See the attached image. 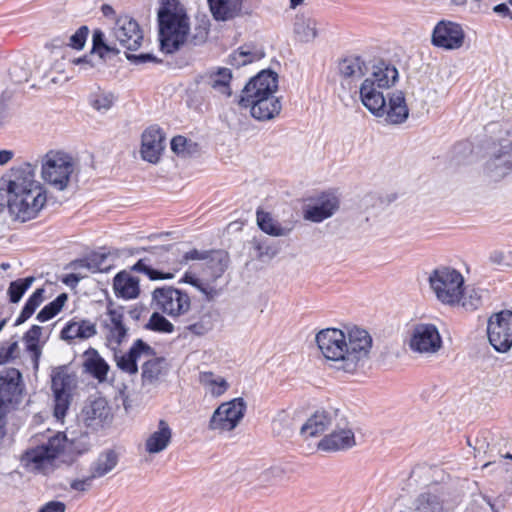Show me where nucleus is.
<instances>
[{"instance_id":"f257e3e1","label":"nucleus","mask_w":512,"mask_h":512,"mask_svg":"<svg viewBox=\"0 0 512 512\" xmlns=\"http://www.w3.org/2000/svg\"><path fill=\"white\" fill-rule=\"evenodd\" d=\"M315 342L330 368L348 374L364 367L373 345L370 333L358 326L321 329Z\"/></svg>"},{"instance_id":"f03ea898","label":"nucleus","mask_w":512,"mask_h":512,"mask_svg":"<svg viewBox=\"0 0 512 512\" xmlns=\"http://www.w3.org/2000/svg\"><path fill=\"white\" fill-rule=\"evenodd\" d=\"M37 165L22 162L0 178V203L6 202L18 221L35 219L47 202V190L36 177Z\"/></svg>"},{"instance_id":"7ed1b4c3","label":"nucleus","mask_w":512,"mask_h":512,"mask_svg":"<svg viewBox=\"0 0 512 512\" xmlns=\"http://www.w3.org/2000/svg\"><path fill=\"white\" fill-rule=\"evenodd\" d=\"M398 80V70L387 63L380 62L373 67L359 87L360 100L367 110L375 115L382 111L386 98L383 91L392 87Z\"/></svg>"},{"instance_id":"20e7f679","label":"nucleus","mask_w":512,"mask_h":512,"mask_svg":"<svg viewBox=\"0 0 512 512\" xmlns=\"http://www.w3.org/2000/svg\"><path fill=\"white\" fill-rule=\"evenodd\" d=\"M67 445V436L57 432L45 443L27 449L20 458L21 465L28 472L49 474L54 470L55 460L64 455Z\"/></svg>"},{"instance_id":"39448f33","label":"nucleus","mask_w":512,"mask_h":512,"mask_svg":"<svg viewBox=\"0 0 512 512\" xmlns=\"http://www.w3.org/2000/svg\"><path fill=\"white\" fill-rule=\"evenodd\" d=\"M428 284L438 302L456 307L465 288V278L456 268L440 265L429 273Z\"/></svg>"},{"instance_id":"423d86ee","label":"nucleus","mask_w":512,"mask_h":512,"mask_svg":"<svg viewBox=\"0 0 512 512\" xmlns=\"http://www.w3.org/2000/svg\"><path fill=\"white\" fill-rule=\"evenodd\" d=\"M40 164L43 181L57 191L66 190L76 173L73 157L62 150H49Z\"/></svg>"},{"instance_id":"0eeeda50","label":"nucleus","mask_w":512,"mask_h":512,"mask_svg":"<svg viewBox=\"0 0 512 512\" xmlns=\"http://www.w3.org/2000/svg\"><path fill=\"white\" fill-rule=\"evenodd\" d=\"M159 39L162 51L173 53L182 45L189 33L188 17L179 11L162 7L158 12Z\"/></svg>"},{"instance_id":"6e6552de","label":"nucleus","mask_w":512,"mask_h":512,"mask_svg":"<svg viewBox=\"0 0 512 512\" xmlns=\"http://www.w3.org/2000/svg\"><path fill=\"white\" fill-rule=\"evenodd\" d=\"M191 304V297L186 291L171 285L157 287L151 295L152 307L174 320L188 314Z\"/></svg>"},{"instance_id":"1a4fd4ad","label":"nucleus","mask_w":512,"mask_h":512,"mask_svg":"<svg viewBox=\"0 0 512 512\" xmlns=\"http://www.w3.org/2000/svg\"><path fill=\"white\" fill-rule=\"evenodd\" d=\"M168 260H171V269L174 272L180 271L185 265L191 261H204V275L211 279L217 280L220 278L227 268V259L220 252L204 251L198 249H191L177 255L172 251Z\"/></svg>"},{"instance_id":"9d476101","label":"nucleus","mask_w":512,"mask_h":512,"mask_svg":"<svg viewBox=\"0 0 512 512\" xmlns=\"http://www.w3.org/2000/svg\"><path fill=\"white\" fill-rule=\"evenodd\" d=\"M246 409L247 404L242 397L223 402L210 417L208 428L219 434L232 432L243 420Z\"/></svg>"},{"instance_id":"9b49d317","label":"nucleus","mask_w":512,"mask_h":512,"mask_svg":"<svg viewBox=\"0 0 512 512\" xmlns=\"http://www.w3.org/2000/svg\"><path fill=\"white\" fill-rule=\"evenodd\" d=\"M408 345L414 353L432 356L441 350L443 340L435 324L416 323L411 329Z\"/></svg>"},{"instance_id":"f8f14e48","label":"nucleus","mask_w":512,"mask_h":512,"mask_svg":"<svg viewBox=\"0 0 512 512\" xmlns=\"http://www.w3.org/2000/svg\"><path fill=\"white\" fill-rule=\"evenodd\" d=\"M488 340L492 347L505 353L512 347V311L503 310L492 314L487 323Z\"/></svg>"},{"instance_id":"ddd939ff","label":"nucleus","mask_w":512,"mask_h":512,"mask_svg":"<svg viewBox=\"0 0 512 512\" xmlns=\"http://www.w3.org/2000/svg\"><path fill=\"white\" fill-rule=\"evenodd\" d=\"M102 327L107 346L116 351L128 337V328L124 323L123 308L108 307L102 319Z\"/></svg>"},{"instance_id":"4468645a","label":"nucleus","mask_w":512,"mask_h":512,"mask_svg":"<svg viewBox=\"0 0 512 512\" xmlns=\"http://www.w3.org/2000/svg\"><path fill=\"white\" fill-rule=\"evenodd\" d=\"M465 33L460 24L448 20L439 21L432 32V44L445 50H457L462 47Z\"/></svg>"},{"instance_id":"2eb2a0df","label":"nucleus","mask_w":512,"mask_h":512,"mask_svg":"<svg viewBox=\"0 0 512 512\" xmlns=\"http://www.w3.org/2000/svg\"><path fill=\"white\" fill-rule=\"evenodd\" d=\"M232 79V71L229 68L214 66L199 75L198 83L215 96L229 98L232 95Z\"/></svg>"},{"instance_id":"dca6fc26","label":"nucleus","mask_w":512,"mask_h":512,"mask_svg":"<svg viewBox=\"0 0 512 512\" xmlns=\"http://www.w3.org/2000/svg\"><path fill=\"white\" fill-rule=\"evenodd\" d=\"M322 32V22L311 12L303 11L295 14L292 20V33L296 42L313 43Z\"/></svg>"},{"instance_id":"f3484780","label":"nucleus","mask_w":512,"mask_h":512,"mask_svg":"<svg viewBox=\"0 0 512 512\" xmlns=\"http://www.w3.org/2000/svg\"><path fill=\"white\" fill-rule=\"evenodd\" d=\"M113 35L121 46L130 51L137 50L143 41V31L138 22L128 15L117 18Z\"/></svg>"},{"instance_id":"a211bd4d","label":"nucleus","mask_w":512,"mask_h":512,"mask_svg":"<svg viewBox=\"0 0 512 512\" xmlns=\"http://www.w3.org/2000/svg\"><path fill=\"white\" fill-rule=\"evenodd\" d=\"M356 445L355 433L348 423L337 424L336 427L325 435L317 444V448L323 452H338L353 448Z\"/></svg>"},{"instance_id":"6ab92c4d","label":"nucleus","mask_w":512,"mask_h":512,"mask_svg":"<svg viewBox=\"0 0 512 512\" xmlns=\"http://www.w3.org/2000/svg\"><path fill=\"white\" fill-rule=\"evenodd\" d=\"M277 89V73L270 70H262L246 84L240 100L274 95Z\"/></svg>"},{"instance_id":"aec40b11","label":"nucleus","mask_w":512,"mask_h":512,"mask_svg":"<svg viewBox=\"0 0 512 512\" xmlns=\"http://www.w3.org/2000/svg\"><path fill=\"white\" fill-rule=\"evenodd\" d=\"M23 391L21 373L10 368L0 374V403L4 407L14 408L21 400Z\"/></svg>"},{"instance_id":"412c9836","label":"nucleus","mask_w":512,"mask_h":512,"mask_svg":"<svg viewBox=\"0 0 512 512\" xmlns=\"http://www.w3.org/2000/svg\"><path fill=\"white\" fill-rule=\"evenodd\" d=\"M165 149V135L156 125L144 130L141 136V157L143 160L156 164Z\"/></svg>"},{"instance_id":"4be33fe9","label":"nucleus","mask_w":512,"mask_h":512,"mask_svg":"<svg viewBox=\"0 0 512 512\" xmlns=\"http://www.w3.org/2000/svg\"><path fill=\"white\" fill-rule=\"evenodd\" d=\"M382 111L374 116L383 118L384 122L389 125L403 124L409 117V108L404 93L394 91L389 94L388 102L385 101Z\"/></svg>"},{"instance_id":"5701e85b","label":"nucleus","mask_w":512,"mask_h":512,"mask_svg":"<svg viewBox=\"0 0 512 512\" xmlns=\"http://www.w3.org/2000/svg\"><path fill=\"white\" fill-rule=\"evenodd\" d=\"M240 105L250 108L253 118L268 121L278 116L282 109L280 99L274 94L249 100H240Z\"/></svg>"},{"instance_id":"b1692460","label":"nucleus","mask_w":512,"mask_h":512,"mask_svg":"<svg viewBox=\"0 0 512 512\" xmlns=\"http://www.w3.org/2000/svg\"><path fill=\"white\" fill-rule=\"evenodd\" d=\"M340 205L338 197L332 193H323L313 204H309L303 211L305 220L320 223L335 214Z\"/></svg>"},{"instance_id":"393cba45","label":"nucleus","mask_w":512,"mask_h":512,"mask_svg":"<svg viewBox=\"0 0 512 512\" xmlns=\"http://www.w3.org/2000/svg\"><path fill=\"white\" fill-rule=\"evenodd\" d=\"M154 354V349L150 345L137 339L127 353L120 356L115 353V360L121 371L133 375L138 372V360L152 357Z\"/></svg>"},{"instance_id":"a878e982","label":"nucleus","mask_w":512,"mask_h":512,"mask_svg":"<svg viewBox=\"0 0 512 512\" xmlns=\"http://www.w3.org/2000/svg\"><path fill=\"white\" fill-rule=\"evenodd\" d=\"M485 171L494 181H498L512 172V142L500 146L487 161Z\"/></svg>"},{"instance_id":"bb28decb","label":"nucleus","mask_w":512,"mask_h":512,"mask_svg":"<svg viewBox=\"0 0 512 512\" xmlns=\"http://www.w3.org/2000/svg\"><path fill=\"white\" fill-rule=\"evenodd\" d=\"M450 508L447 493L438 486L428 488L415 501V512H449Z\"/></svg>"},{"instance_id":"cd10ccee","label":"nucleus","mask_w":512,"mask_h":512,"mask_svg":"<svg viewBox=\"0 0 512 512\" xmlns=\"http://www.w3.org/2000/svg\"><path fill=\"white\" fill-rule=\"evenodd\" d=\"M81 418L87 427L98 429L110 418V407L105 399L97 398L84 406Z\"/></svg>"},{"instance_id":"c85d7f7f","label":"nucleus","mask_w":512,"mask_h":512,"mask_svg":"<svg viewBox=\"0 0 512 512\" xmlns=\"http://www.w3.org/2000/svg\"><path fill=\"white\" fill-rule=\"evenodd\" d=\"M172 429L167 421L159 420L157 427L145 440V450L149 454H158L168 448L172 441Z\"/></svg>"},{"instance_id":"c756f323","label":"nucleus","mask_w":512,"mask_h":512,"mask_svg":"<svg viewBox=\"0 0 512 512\" xmlns=\"http://www.w3.org/2000/svg\"><path fill=\"white\" fill-rule=\"evenodd\" d=\"M334 421V414L325 410L316 411L301 427V435L304 437H316L325 432Z\"/></svg>"},{"instance_id":"7c9ffc66","label":"nucleus","mask_w":512,"mask_h":512,"mask_svg":"<svg viewBox=\"0 0 512 512\" xmlns=\"http://www.w3.org/2000/svg\"><path fill=\"white\" fill-rule=\"evenodd\" d=\"M210 11L217 21L232 20L241 15L243 0H207Z\"/></svg>"},{"instance_id":"2f4dec72","label":"nucleus","mask_w":512,"mask_h":512,"mask_svg":"<svg viewBox=\"0 0 512 512\" xmlns=\"http://www.w3.org/2000/svg\"><path fill=\"white\" fill-rule=\"evenodd\" d=\"M113 290L118 298L135 299L140 293L139 280L126 271L119 272L114 277Z\"/></svg>"},{"instance_id":"473e14b6","label":"nucleus","mask_w":512,"mask_h":512,"mask_svg":"<svg viewBox=\"0 0 512 512\" xmlns=\"http://www.w3.org/2000/svg\"><path fill=\"white\" fill-rule=\"evenodd\" d=\"M199 383L205 395L212 398H220L230 388L229 382L224 377L211 371L200 372Z\"/></svg>"},{"instance_id":"72a5a7b5","label":"nucleus","mask_w":512,"mask_h":512,"mask_svg":"<svg viewBox=\"0 0 512 512\" xmlns=\"http://www.w3.org/2000/svg\"><path fill=\"white\" fill-rule=\"evenodd\" d=\"M119 462V455L113 449H105L90 464L89 472L95 479L102 478L112 472Z\"/></svg>"},{"instance_id":"f704fd0d","label":"nucleus","mask_w":512,"mask_h":512,"mask_svg":"<svg viewBox=\"0 0 512 512\" xmlns=\"http://www.w3.org/2000/svg\"><path fill=\"white\" fill-rule=\"evenodd\" d=\"M83 365L85 371L99 382L106 381L110 367L96 349L90 348L85 352Z\"/></svg>"},{"instance_id":"c9c22d12","label":"nucleus","mask_w":512,"mask_h":512,"mask_svg":"<svg viewBox=\"0 0 512 512\" xmlns=\"http://www.w3.org/2000/svg\"><path fill=\"white\" fill-rule=\"evenodd\" d=\"M264 56L265 53L261 47L254 44H244L229 55L228 62L232 66L239 68L259 61Z\"/></svg>"},{"instance_id":"e433bc0d","label":"nucleus","mask_w":512,"mask_h":512,"mask_svg":"<svg viewBox=\"0 0 512 512\" xmlns=\"http://www.w3.org/2000/svg\"><path fill=\"white\" fill-rule=\"evenodd\" d=\"M215 282L216 280L209 277L198 278L190 272H186L180 279V283L189 284L201 292L206 301L214 300L222 292V289L218 288Z\"/></svg>"},{"instance_id":"4c0bfd02","label":"nucleus","mask_w":512,"mask_h":512,"mask_svg":"<svg viewBox=\"0 0 512 512\" xmlns=\"http://www.w3.org/2000/svg\"><path fill=\"white\" fill-rule=\"evenodd\" d=\"M96 325L90 320H71L61 331L65 340L88 339L96 335Z\"/></svg>"},{"instance_id":"58836bf2","label":"nucleus","mask_w":512,"mask_h":512,"mask_svg":"<svg viewBox=\"0 0 512 512\" xmlns=\"http://www.w3.org/2000/svg\"><path fill=\"white\" fill-rule=\"evenodd\" d=\"M338 70L340 75L348 83L360 80L367 72V66L360 57H348L343 59Z\"/></svg>"},{"instance_id":"ea45409f","label":"nucleus","mask_w":512,"mask_h":512,"mask_svg":"<svg viewBox=\"0 0 512 512\" xmlns=\"http://www.w3.org/2000/svg\"><path fill=\"white\" fill-rule=\"evenodd\" d=\"M256 219L259 228L268 235L274 237L287 236L291 231V228L283 227L268 212L257 210Z\"/></svg>"},{"instance_id":"a19ab883","label":"nucleus","mask_w":512,"mask_h":512,"mask_svg":"<svg viewBox=\"0 0 512 512\" xmlns=\"http://www.w3.org/2000/svg\"><path fill=\"white\" fill-rule=\"evenodd\" d=\"M42 335V327L38 325H33L24 335V343L26 345V350L30 354L33 367L35 370H38L39 360L42 354L41 347L39 345V340Z\"/></svg>"},{"instance_id":"79ce46f5","label":"nucleus","mask_w":512,"mask_h":512,"mask_svg":"<svg viewBox=\"0 0 512 512\" xmlns=\"http://www.w3.org/2000/svg\"><path fill=\"white\" fill-rule=\"evenodd\" d=\"M116 101V96L111 91L101 88L93 91L89 96V104L98 112L105 113L112 108Z\"/></svg>"},{"instance_id":"37998d69","label":"nucleus","mask_w":512,"mask_h":512,"mask_svg":"<svg viewBox=\"0 0 512 512\" xmlns=\"http://www.w3.org/2000/svg\"><path fill=\"white\" fill-rule=\"evenodd\" d=\"M74 386V377L67 373L63 368H57L52 374L53 394H71Z\"/></svg>"},{"instance_id":"c03bdc74","label":"nucleus","mask_w":512,"mask_h":512,"mask_svg":"<svg viewBox=\"0 0 512 512\" xmlns=\"http://www.w3.org/2000/svg\"><path fill=\"white\" fill-rule=\"evenodd\" d=\"M145 362L142 366V380L143 383L152 384L158 381L163 373L164 360L161 358H144Z\"/></svg>"},{"instance_id":"a18cd8bd","label":"nucleus","mask_w":512,"mask_h":512,"mask_svg":"<svg viewBox=\"0 0 512 512\" xmlns=\"http://www.w3.org/2000/svg\"><path fill=\"white\" fill-rule=\"evenodd\" d=\"M44 289L38 288L36 289L32 295L27 299L21 313L17 317L15 321V325H20L28 320L35 312V310L40 306V304L44 300Z\"/></svg>"},{"instance_id":"49530a36","label":"nucleus","mask_w":512,"mask_h":512,"mask_svg":"<svg viewBox=\"0 0 512 512\" xmlns=\"http://www.w3.org/2000/svg\"><path fill=\"white\" fill-rule=\"evenodd\" d=\"M171 150L177 156L185 158L198 153L199 147L197 143L178 135L171 140Z\"/></svg>"},{"instance_id":"de8ad7c7","label":"nucleus","mask_w":512,"mask_h":512,"mask_svg":"<svg viewBox=\"0 0 512 512\" xmlns=\"http://www.w3.org/2000/svg\"><path fill=\"white\" fill-rule=\"evenodd\" d=\"M67 294L61 293L52 302L44 306L37 314V320L46 322L56 316L63 308L67 301Z\"/></svg>"},{"instance_id":"09e8293b","label":"nucleus","mask_w":512,"mask_h":512,"mask_svg":"<svg viewBox=\"0 0 512 512\" xmlns=\"http://www.w3.org/2000/svg\"><path fill=\"white\" fill-rule=\"evenodd\" d=\"M160 311L155 310L150 316L146 328L159 333L171 334L174 332V325Z\"/></svg>"},{"instance_id":"8fccbe9b","label":"nucleus","mask_w":512,"mask_h":512,"mask_svg":"<svg viewBox=\"0 0 512 512\" xmlns=\"http://www.w3.org/2000/svg\"><path fill=\"white\" fill-rule=\"evenodd\" d=\"M35 278L29 276L26 278L17 279L12 281L8 288L9 300L12 303H18L25 292L31 287Z\"/></svg>"},{"instance_id":"3c124183","label":"nucleus","mask_w":512,"mask_h":512,"mask_svg":"<svg viewBox=\"0 0 512 512\" xmlns=\"http://www.w3.org/2000/svg\"><path fill=\"white\" fill-rule=\"evenodd\" d=\"M286 474L285 471L280 467H271L265 471H263L259 477L258 481L262 487H271L280 485L285 481Z\"/></svg>"},{"instance_id":"603ef678","label":"nucleus","mask_w":512,"mask_h":512,"mask_svg":"<svg viewBox=\"0 0 512 512\" xmlns=\"http://www.w3.org/2000/svg\"><path fill=\"white\" fill-rule=\"evenodd\" d=\"M481 305V295L475 288H465L462 291V297L456 306H461L466 310H476Z\"/></svg>"},{"instance_id":"864d4df0","label":"nucleus","mask_w":512,"mask_h":512,"mask_svg":"<svg viewBox=\"0 0 512 512\" xmlns=\"http://www.w3.org/2000/svg\"><path fill=\"white\" fill-rule=\"evenodd\" d=\"M252 245L259 260L266 261L273 259L278 254V249L266 240L254 238Z\"/></svg>"},{"instance_id":"5fc2aeb1","label":"nucleus","mask_w":512,"mask_h":512,"mask_svg":"<svg viewBox=\"0 0 512 512\" xmlns=\"http://www.w3.org/2000/svg\"><path fill=\"white\" fill-rule=\"evenodd\" d=\"M132 269L136 272L143 273L149 277L151 280H159V279H172L176 272H168L162 273L157 270L152 269L145 261V259L138 260L132 267Z\"/></svg>"},{"instance_id":"6e6d98bb","label":"nucleus","mask_w":512,"mask_h":512,"mask_svg":"<svg viewBox=\"0 0 512 512\" xmlns=\"http://www.w3.org/2000/svg\"><path fill=\"white\" fill-rule=\"evenodd\" d=\"M87 258L75 260L71 263L72 273L65 278L66 284H77L80 280L87 277L90 272L87 271Z\"/></svg>"},{"instance_id":"4d7b16f0","label":"nucleus","mask_w":512,"mask_h":512,"mask_svg":"<svg viewBox=\"0 0 512 512\" xmlns=\"http://www.w3.org/2000/svg\"><path fill=\"white\" fill-rule=\"evenodd\" d=\"M108 257L105 254H93L87 257V271L91 273L108 272L111 265L107 263Z\"/></svg>"},{"instance_id":"13d9d810","label":"nucleus","mask_w":512,"mask_h":512,"mask_svg":"<svg viewBox=\"0 0 512 512\" xmlns=\"http://www.w3.org/2000/svg\"><path fill=\"white\" fill-rule=\"evenodd\" d=\"M67 449L64 454H82L89 450L90 442L87 433H82L79 438L68 439Z\"/></svg>"},{"instance_id":"bf43d9fd","label":"nucleus","mask_w":512,"mask_h":512,"mask_svg":"<svg viewBox=\"0 0 512 512\" xmlns=\"http://www.w3.org/2000/svg\"><path fill=\"white\" fill-rule=\"evenodd\" d=\"M71 394H54V416L58 421H63L70 406Z\"/></svg>"},{"instance_id":"052dcab7","label":"nucleus","mask_w":512,"mask_h":512,"mask_svg":"<svg viewBox=\"0 0 512 512\" xmlns=\"http://www.w3.org/2000/svg\"><path fill=\"white\" fill-rule=\"evenodd\" d=\"M92 52H96L102 58L105 53L113 51V48L104 42V33L101 30H95L92 35Z\"/></svg>"},{"instance_id":"680f3d73","label":"nucleus","mask_w":512,"mask_h":512,"mask_svg":"<svg viewBox=\"0 0 512 512\" xmlns=\"http://www.w3.org/2000/svg\"><path fill=\"white\" fill-rule=\"evenodd\" d=\"M89 29L87 26H81L77 31L70 36L68 45L76 50H81L87 40Z\"/></svg>"},{"instance_id":"e2e57ef3","label":"nucleus","mask_w":512,"mask_h":512,"mask_svg":"<svg viewBox=\"0 0 512 512\" xmlns=\"http://www.w3.org/2000/svg\"><path fill=\"white\" fill-rule=\"evenodd\" d=\"M94 480L96 479L92 477V474L89 472V475L83 478L72 480L70 482V487L72 490L78 492H86L92 487Z\"/></svg>"},{"instance_id":"0e129e2a","label":"nucleus","mask_w":512,"mask_h":512,"mask_svg":"<svg viewBox=\"0 0 512 512\" xmlns=\"http://www.w3.org/2000/svg\"><path fill=\"white\" fill-rule=\"evenodd\" d=\"M212 329V324L210 322H205L200 320L196 323L190 324L187 326V330L192 334L202 336L208 333Z\"/></svg>"},{"instance_id":"69168bd1","label":"nucleus","mask_w":512,"mask_h":512,"mask_svg":"<svg viewBox=\"0 0 512 512\" xmlns=\"http://www.w3.org/2000/svg\"><path fill=\"white\" fill-rule=\"evenodd\" d=\"M66 505L61 501H50L43 505L38 512H65Z\"/></svg>"},{"instance_id":"338daca9","label":"nucleus","mask_w":512,"mask_h":512,"mask_svg":"<svg viewBox=\"0 0 512 512\" xmlns=\"http://www.w3.org/2000/svg\"><path fill=\"white\" fill-rule=\"evenodd\" d=\"M127 59L135 64H142L146 62L155 61V57L150 53H142V54H127Z\"/></svg>"},{"instance_id":"774afa93","label":"nucleus","mask_w":512,"mask_h":512,"mask_svg":"<svg viewBox=\"0 0 512 512\" xmlns=\"http://www.w3.org/2000/svg\"><path fill=\"white\" fill-rule=\"evenodd\" d=\"M489 260L492 264L499 265V266H505L508 265V262L506 261V256L502 251L495 250L490 253Z\"/></svg>"}]
</instances>
